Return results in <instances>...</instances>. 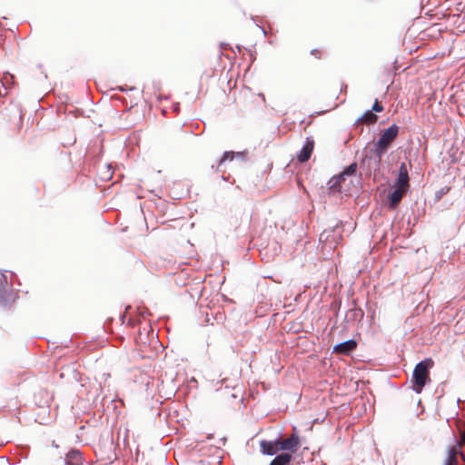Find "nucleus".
<instances>
[{"label": "nucleus", "instance_id": "f257e3e1", "mask_svg": "<svg viewBox=\"0 0 465 465\" xmlns=\"http://www.w3.org/2000/svg\"><path fill=\"white\" fill-rule=\"evenodd\" d=\"M434 365V361L430 358H427L420 362H419L413 371L412 374V382H413V390L417 393H420L423 387L426 385L430 379V371L429 370L432 368Z\"/></svg>", "mask_w": 465, "mask_h": 465}, {"label": "nucleus", "instance_id": "f03ea898", "mask_svg": "<svg viewBox=\"0 0 465 465\" xmlns=\"http://www.w3.org/2000/svg\"><path fill=\"white\" fill-rule=\"evenodd\" d=\"M399 134V126L396 124L391 125L389 128L383 131L381 134L380 139L375 143L376 154L381 161L383 153L388 150L392 142L396 139Z\"/></svg>", "mask_w": 465, "mask_h": 465}, {"label": "nucleus", "instance_id": "7ed1b4c3", "mask_svg": "<svg viewBox=\"0 0 465 465\" xmlns=\"http://www.w3.org/2000/svg\"><path fill=\"white\" fill-rule=\"evenodd\" d=\"M280 451H285L284 453H291L292 456L301 447L300 437L296 432V429L293 430V433L286 439H277Z\"/></svg>", "mask_w": 465, "mask_h": 465}, {"label": "nucleus", "instance_id": "20e7f679", "mask_svg": "<svg viewBox=\"0 0 465 465\" xmlns=\"http://www.w3.org/2000/svg\"><path fill=\"white\" fill-rule=\"evenodd\" d=\"M409 173L405 163H401L399 168V175L394 186L408 191L410 187Z\"/></svg>", "mask_w": 465, "mask_h": 465}, {"label": "nucleus", "instance_id": "39448f33", "mask_svg": "<svg viewBox=\"0 0 465 465\" xmlns=\"http://www.w3.org/2000/svg\"><path fill=\"white\" fill-rule=\"evenodd\" d=\"M260 448L261 452L268 456H273L280 451L277 439L274 440H261Z\"/></svg>", "mask_w": 465, "mask_h": 465}, {"label": "nucleus", "instance_id": "423d86ee", "mask_svg": "<svg viewBox=\"0 0 465 465\" xmlns=\"http://www.w3.org/2000/svg\"><path fill=\"white\" fill-rule=\"evenodd\" d=\"M357 348V342L354 340H348L346 341L336 344L333 347L332 351L334 353L349 355L351 351H353Z\"/></svg>", "mask_w": 465, "mask_h": 465}, {"label": "nucleus", "instance_id": "0eeeda50", "mask_svg": "<svg viewBox=\"0 0 465 465\" xmlns=\"http://www.w3.org/2000/svg\"><path fill=\"white\" fill-rule=\"evenodd\" d=\"M313 148H314V141L312 138H307L305 144L303 145V147L300 151L299 154L297 155V160L300 163L307 162L312 155Z\"/></svg>", "mask_w": 465, "mask_h": 465}, {"label": "nucleus", "instance_id": "6e6552de", "mask_svg": "<svg viewBox=\"0 0 465 465\" xmlns=\"http://www.w3.org/2000/svg\"><path fill=\"white\" fill-rule=\"evenodd\" d=\"M406 192V190L395 187L394 191L389 194V208L391 210L397 208Z\"/></svg>", "mask_w": 465, "mask_h": 465}, {"label": "nucleus", "instance_id": "1a4fd4ad", "mask_svg": "<svg viewBox=\"0 0 465 465\" xmlns=\"http://www.w3.org/2000/svg\"><path fill=\"white\" fill-rule=\"evenodd\" d=\"M83 462V457L79 450H72L65 457L66 465H81Z\"/></svg>", "mask_w": 465, "mask_h": 465}, {"label": "nucleus", "instance_id": "9d476101", "mask_svg": "<svg viewBox=\"0 0 465 465\" xmlns=\"http://www.w3.org/2000/svg\"><path fill=\"white\" fill-rule=\"evenodd\" d=\"M293 456L291 453H281L277 455L270 463V465H290Z\"/></svg>", "mask_w": 465, "mask_h": 465}, {"label": "nucleus", "instance_id": "9b49d317", "mask_svg": "<svg viewBox=\"0 0 465 465\" xmlns=\"http://www.w3.org/2000/svg\"><path fill=\"white\" fill-rule=\"evenodd\" d=\"M377 119L378 116L372 111H367L358 121L366 124H373L377 122Z\"/></svg>", "mask_w": 465, "mask_h": 465}, {"label": "nucleus", "instance_id": "f8f14e48", "mask_svg": "<svg viewBox=\"0 0 465 465\" xmlns=\"http://www.w3.org/2000/svg\"><path fill=\"white\" fill-rule=\"evenodd\" d=\"M459 454V450L456 447H452L449 450V455L445 460V465H457V455Z\"/></svg>", "mask_w": 465, "mask_h": 465}, {"label": "nucleus", "instance_id": "ddd939ff", "mask_svg": "<svg viewBox=\"0 0 465 465\" xmlns=\"http://www.w3.org/2000/svg\"><path fill=\"white\" fill-rule=\"evenodd\" d=\"M357 169L356 163L350 164L339 176V180H344L345 175H352Z\"/></svg>", "mask_w": 465, "mask_h": 465}, {"label": "nucleus", "instance_id": "4468645a", "mask_svg": "<svg viewBox=\"0 0 465 465\" xmlns=\"http://www.w3.org/2000/svg\"><path fill=\"white\" fill-rule=\"evenodd\" d=\"M233 156H234L233 152H225L220 160V164H223L227 160L232 161L233 159Z\"/></svg>", "mask_w": 465, "mask_h": 465}, {"label": "nucleus", "instance_id": "2eb2a0df", "mask_svg": "<svg viewBox=\"0 0 465 465\" xmlns=\"http://www.w3.org/2000/svg\"><path fill=\"white\" fill-rule=\"evenodd\" d=\"M311 54H312L314 57H316V58H318V59H322V58L323 52H322L321 49H312V50L311 51Z\"/></svg>", "mask_w": 465, "mask_h": 465}, {"label": "nucleus", "instance_id": "dca6fc26", "mask_svg": "<svg viewBox=\"0 0 465 465\" xmlns=\"http://www.w3.org/2000/svg\"><path fill=\"white\" fill-rule=\"evenodd\" d=\"M372 111L374 112H382L383 106L376 100L372 105Z\"/></svg>", "mask_w": 465, "mask_h": 465}, {"label": "nucleus", "instance_id": "f3484780", "mask_svg": "<svg viewBox=\"0 0 465 465\" xmlns=\"http://www.w3.org/2000/svg\"><path fill=\"white\" fill-rule=\"evenodd\" d=\"M327 233H328V232H327V231L323 232L321 234V236H320V240H321V241H327V239H328V235H327Z\"/></svg>", "mask_w": 465, "mask_h": 465}, {"label": "nucleus", "instance_id": "a211bd4d", "mask_svg": "<svg viewBox=\"0 0 465 465\" xmlns=\"http://www.w3.org/2000/svg\"><path fill=\"white\" fill-rule=\"evenodd\" d=\"M465 444V430L461 432L460 445Z\"/></svg>", "mask_w": 465, "mask_h": 465}, {"label": "nucleus", "instance_id": "6ab92c4d", "mask_svg": "<svg viewBox=\"0 0 465 465\" xmlns=\"http://www.w3.org/2000/svg\"><path fill=\"white\" fill-rule=\"evenodd\" d=\"M134 230L137 232V233H135V235L140 236V237L143 235V233H142L143 229L141 227H139V228L135 227V228H134Z\"/></svg>", "mask_w": 465, "mask_h": 465}, {"label": "nucleus", "instance_id": "aec40b11", "mask_svg": "<svg viewBox=\"0 0 465 465\" xmlns=\"http://www.w3.org/2000/svg\"><path fill=\"white\" fill-rule=\"evenodd\" d=\"M135 357H139L140 359H143V356L140 352L135 353V354L134 355V358H135Z\"/></svg>", "mask_w": 465, "mask_h": 465}, {"label": "nucleus", "instance_id": "412c9836", "mask_svg": "<svg viewBox=\"0 0 465 465\" xmlns=\"http://www.w3.org/2000/svg\"><path fill=\"white\" fill-rule=\"evenodd\" d=\"M2 301H3V291L0 288V302H2Z\"/></svg>", "mask_w": 465, "mask_h": 465}, {"label": "nucleus", "instance_id": "4be33fe9", "mask_svg": "<svg viewBox=\"0 0 465 465\" xmlns=\"http://www.w3.org/2000/svg\"><path fill=\"white\" fill-rule=\"evenodd\" d=\"M139 337L141 338L142 332L141 331H138Z\"/></svg>", "mask_w": 465, "mask_h": 465}]
</instances>
